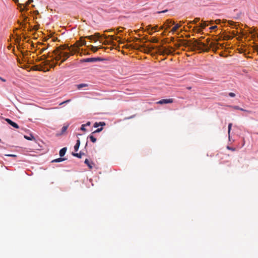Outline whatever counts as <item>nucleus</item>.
<instances>
[{"label": "nucleus", "mask_w": 258, "mask_h": 258, "mask_svg": "<svg viewBox=\"0 0 258 258\" xmlns=\"http://www.w3.org/2000/svg\"><path fill=\"white\" fill-rule=\"evenodd\" d=\"M165 27V25H163V26H161L160 27V30H162V29H163L164 28V27Z\"/></svg>", "instance_id": "nucleus-41"}, {"label": "nucleus", "mask_w": 258, "mask_h": 258, "mask_svg": "<svg viewBox=\"0 0 258 258\" xmlns=\"http://www.w3.org/2000/svg\"><path fill=\"white\" fill-rule=\"evenodd\" d=\"M68 125H64L62 128H61V134H63L64 132H66V131H67V130L68 129Z\"/></svg>", "instance_id": "nucleus-22"}, {"label": "nucleus", "mask_w": 258, "mask_h": 258, "mask_svg": "<svg viewBox=\"0 0 258 258\" xmlns=\"http://www.w3.org/2000/svg\"><path fill=\"white\" fill-rule=\"evenodd\" d=\"M88 85L87 84H81L77 85V88L80 89L83 87H87Z\"/></svg>", "instance_id": "nucleus-19"}, {"label": "nucleus", "mask_w": 258, "mask_h": 258, "mask_svg": "<svg viewBox=\"0 0 258 258\" xmlns=\"http://www.w3.org/2000/svg\"><path fill=\"white\" fill-rule=\"evenodd\" d=\"M66 151H67V148L65 147V148H63L62 149H61L59 151V156L60 157L63 156L64 155V154H66Z\"/></svg>", "instance_id": "nucleus-14"}, {"label": "nucleus", "mask_w": 258, "mask_h": 258, "mask_svg": "<svg viewBox=\"0 0 258 258\" xmlns=\"http://www.w3.org/2000/svg\"><path fill=\"white\" fill-rule=\"evenodd\" d=\"M80 40L81 42V43L80 44H79L80 46H82L83 45H86V41L84 39H83L82 38H81V39Z\"/></svg>", "instance_id": "nucleus-24"}, {"label": "nucleus", "mask_w": 258, "mask_h": 258, "mask_svg": "<svg viewBox=\"0 0 258 258\" xmlns=\"http://www.w3.org/2000/svg\"><path fill=\"white\" fill-rule=\"evenodd\" d=\"M229 96L231 97H234L235 96V94L234 93L230 92L228 94Z\"/></svg>", "instance_id": "nucleus-31"}, {"label": "nucleus", "mask_w": 258, "mask_h": 258, "mask_svg": "<svg viewBox=\"0 0 258 258\" xmlns=\"http://www.w3.org/2000/svg\"><path fill=\"white\" fill-rule=\"evenodd\" d=\"M25 138L28 140H31V139H30L29 137H27L26 136H25Z\"/></svg>", "instance_id": "nucleus-44"}, {"label": "nucleus", "mask_w": 258, "mask_h": 258, "mask_svg": "<svg viewBox=\"0 0 258 258\" xmlns=\"http://www.w3.org/2000/svg\"><path fill=\"white\" fill-rule=\"evenodd\" d=\"M113 31H114L113 29H109V30H106L104 32H113Z\"/></svg>", "instance_id": "nucleus-35"}, {"label": "nucleus", "mask_w": 258, "mask_h": 258, "mask_svg": "<svg viewBox=\"0 0 258 258\" xmlns=\"http://www.w3.org/2000/svg\"><path fill=\"white\" fill-rule=\"evenodd\" d=\"M9 156H16V155H8Z\"/></svg>", "instance_id": "nucleus-49"}, {"label": "nucleus", "mask_w": 258, "mask_h": 258, "mask_svg": "<svg viewBox=\"0 0 258 258\" xmlns=\"http://www.w3.org/2000/svg\"><path fill=\"white\" fill-rule=\"evenodd\" d=\"M102 130H103V128H102V127H100V128H97L96 130H95V131H94V132L92 133V134H96V133H99V132H100Z\"/></svg>", "instance_id": "nucleus-26"}, {"label": "nucleus", "mask_w": 258, "mask_h": 258, "mask_svg": "<svg viewBox=\"0 0 258 258\" xmlns=\"http://www.w3.org/2000/svg\"><path fill=\"white\" fill-rule=\"evenodd\" d=\"M90 124H91L90 122L88 121V122H87L86 124H84L85 125V127H86V126H89V125H90Z\"/></svg>", "instance_id": "nucleus-37"}, {"label": "nucleus", "mask_w": 258, "mask_h": 258, "mask_svg": "<svg viewBox=\"0 0 258 258\" xmlns=\"http://www.w3.org/2000/svg\"><path fill=\"white\" fill-rule=\"evenodd\" d=\"M33 0H28L25 4H19L18 7L20 9V11L21 12L27 11L28 9V6L30 5Z\"/></svg>", "instance_id": "nucleus-4"}, {"label": "nucleus", "mask_w": 258, "mask_h": 258, "mask_svg": "<svg viewBox=\"0 0 258 258\" xmlns=\"http://www.w3.org/2000/svg\"><path fill=\"white\" fill-rule=\"evenodd\" d=\"M173 24H174V22L170 19L167 20L164 23V25L166 27V29L169 28Z\"/></svg>", "instance_id": "nucleus-6"}, {"label": "nucleus", "mask_w": 258, "mask_h": 258, "mask_svg": "<svg viewBox=\"0 0 258 258\" xmlns=\"http://www.w3.org/2000/svg\"><path fill=\"white\" fill-rule=\"evenodd\" d=\"M231 127H232V123H229V124H228V134H230V130L231 129Z\"/></svg>", "instance_id": "nucleus-29"}, {"label": "nucleus", "mask_w": 258, "mask_h": 258, "mask_svg": "<svg viewBox=\"0 0 258 258\" xmlns=\"http://www.w3.org/2000/svg\"><path fill=\"white\" fill-rule=\"evenodd\" d=\"M81 43V42L79 40L70 47L66 46L57 47L53 51L55 61L61 60V63H62L68 58L70 55H73L78 52L79 47L81 46L79 45Z\"/></svg>", "instance_id": "nucleus-1"}, {"label": "nucleus", "mask_w": 258, "mask_h": 258, "mask_svg": "<svg viewBox=\"0 0 258 258\" xmlns=\"http://www.w3.org/2000/svg\"><path fill=\"white\" fill-rule=\"evenodd\" d=\"M97 59V58H87L82 59L81 60V62H94L96 61Z\"/></svg>", "instance_id": "nucleus-9"}, {"label": "nucleus", "mask_w": 258, "mask_h": 258, "mask_svg": "<svg viewBox=\"0 0 258 258\" xmlns=\"http://www.w3.org/2000/svg\"><path fill=\"white\" fill-rule=\"evenodd\" d=\"M167 10H165V11H162V12H158V13H165V12H167Z\"/></svg>", "instance_id": "nucleus-43"}, {"label": "nucleus", "mask_w": 258, "mask_h": 258, "mask_svg": "<svg viewBox=\"0 0 258 258\" xmlns=\"http://www.w3.org/2000/svg\"><path fill=\"white\" fill-rule=\"evenodd\" d=\"M7 121V122L9 124H10L11 125H12V126H13L14 127L16 128H18L19 127V125L15 122H13L12 120H11V119H9V118H7L6 119V120Z\"/></svg>", "instance_id": "nucleus-7"}, {"label": "nucleus", "mask_w": 258, "mask_h": 258, "mask_svg": "<svg viewBox=\"0 0 258 258\" xmlns=\"http://www.w3.org/2000/svg\"><path fill=\"white\" fill-rule=\"evenodd\" d=\"M86 38L90 40L94 41L95 42L97 41L96 39L94 38V36L93 35L86 36Z\"/></svg>", "instance_id": "nucleus-17"}, {"label": "nucleus", "mask_w": 258, "mask_h": 258, "mask_svg": "<svg viewBox=\"0 0 258 258\" xmlns=\"http://www.w3.org/2000/svg\"><path fill=\"white\" fill-rule=\"evenodd\" d=\"M88 139H90V140L92 142V143H95L96 142V138L94 136V134H92V133H91V134H90L88 137Z\"/></svg>", "instance_id": "nucleus-11"}, {"label": "nucleus", "mask_w": 258, "mask_h": 258, "mask_svg": "<svg viewBox=\"0 0 258 258\" xmlns=\"http://www.w3.org/2000/svg\"><path fill=\"white\" fill-rule=\"evenodd\" d=\"M195 46L198 48L199 50L203 51H208L209 49L207 44L200 41L196 40L195 42Z\"/></svg>", "instance_id": "nucleus-2"}, {"label": "nucleus", "mask_w": 258, "mask_h": 258, "mask_svg": "<svg viewBox=\"0 0 258 258\" xmlns=\"http://www.w3.org/2000/svg\"><path fill=\"white\" fill-rule=\"evenodd\" d=\"M56 63L55 64H54L53 66H52L51 67H54L56 66Z\"/></svg>", "instance_id": "nucleus-50"}, {"label": "nucleus", "mask_w": 258, "mask_h": 258, "mask_svg": "<svg viewBox=\"0 0 258 258\" xmlns=\"http://www.w3.org/2000/svg\"><path fill=\"white\" fill-rule=\"evenodd\" d=\"M80 145V141L79 139H78V140H77V143L74 146V150L76 152L78 151Z\"/></svg>", "instance_id": "nucleus-16"}, {"label": "nucleus", "mask_w": 258, "mask_h": 258, "mask_svg": "<svg viewBox=\"0 0 258 258\" xmlns=\"http://www.w3.org/2000/svg\"><path fill=\"white\" fill-rule=\"evenodd\" d=\"M173 99H163L160 100V101L157 102V104H167V103H172L173 102Z\"/></svg>", "instance_id": "nucleus-5"}, {"label": "nucleus", "mask_w": 258, "mask_h": 258, "mask_svg": "<svg viewBox=\"0 0 258 258\" xmlns=\"http://www.w3.org/2000/svg\"><path fill=\"white\" fill-rule=\"evenodd\" d=\"M200 21L199 18H196L193 21L189 22L190 24H196Z\"/></svg>", "instance_id": "nucleus-25"}, {"label": "nucleus", "mask_w": 258, "mask_h": 258, "mask_svg": "<svg viewBox=\"0 0 258 258\" xmlns=\"http://www.w3.org/2000/svg\"><path fill=\"white\" fill-rule=\"evenodd\" d=\"M117 33H120L122 31V29L120 30V28H119L117 29Z\"/></svg>", "instance_id": "nucleus-36"}, {"label": "nucleus", "mask_w": 258, "mask_h": 258, "mask_svg": "<svg viewBox=\"0 0 258 258\" xmlns=\"http://www.w3.org/2000/svg\"><path fill=\"white\" fill-rule=\"evenodd\" d=\"M85 163L89 167L90 169H92L94 165L92 162L90 161L87 159H86V160H85Z\"/></svg>", "instance_id": "nucleus-8"}, {"label": "nucleus", "mask_w": 258, "mask_h": 258, "mask_svg": "<svg viewBox=\"0 0 258 258\" xmlns=\"http://www.w3.org/2000/svg\"><path fill=\"white\" fill-rule=\"evenodd\" d=\"M227 148H228L229 150H232V151H234V150H235V149L232 148H231V147H227Z\"/></svg>", "instance_id": "nucleus-40"}, {"label": "nucleus", "mask_w": 258, "mask_h": 258, "mask_svg": "<svg viewBox=\"0 0 258 258\" xmlns=\"http://www.w3.org/2000/svg\"><path fill=\"white\" fill-rule=\"evenodd\" d=\"M15 3H17L18 2V0H13Z\"/></svg>", "instance_id": "nucleus-45"}, {"label": "nucleus", "mask_w": 258, "mask_h": 258, "mask_svg": "<svg viewBox=\"0 0 258 258\" xmlns=\"http://www.w3.org/2000/svg\"><path fill=\"white\" fill-rule=\"evenodd\" d=\"M184 23H185V22H184V21H180L178 24H180V25H181H181H182L183 24H184Z\"/></svg>", "instance_id": "nucleus-39"}, {"label": "nucleus", "mask_w": 258, "mask_h": 258, "mask_svg": "<svg viewBox=\"0 0 258 258\" xmlns=\"http://www.w3.org/2000/svg\"><path fill=\"white\" fill-rule=\"evenodd\" d=\"M148 27L151 28V31H154V32L157 31V29L158 28V26L156 25L154 27H152L151 26L149 25L148 26Z\"/></svg>", "instance_id": "nucleus-21"}, {"label": "nucleus", "mask_w": 258, "mask_h": 258, "mask_svg": "<svg viewBox=\"0 0 258 258\" xmlns=\"http://www.w3.org/2000/svg\"><path fill=\"white\" fill-rule=\"evenodd\" d=\"M44 50H45V48H43L41 50V53Z\"/></svg>", "instance_id": "nucleus-46"}, {"label": "nucleus", "mask_w": 258, "mask_h": 258, "mask_svg": "<svg viewBox=\"0 0 258 258\" xmlns=\"http://www.w3.org/2000/svg\"><path fill=\"white\" fill-rule=\"evenodd\" d=\"M90 47H91V50L94 52L97 51V50L99 48V47H98L97 46H94L93 45H91Z\"/></svg>", "instance_id": "nucleus-18"}, {"label": "nucleus", "mask_w": 258, "mask_h": 258, "mask_svg": "<svg viewBox=\"0 0 258 258\" xmlns=\"http://www.w3.org/2000/svg\"><path fill=\"white\" fill-rule=\"evenodd\" d=\"M255 49H256V51L258 52V46H256Z\"/></svg>", "instance_id": "nucleus-48"}, {"label": "nucleus", "mask_w": 258, "mask_h": 258, "mask_svg": "<svg viewBox=\"0 0 258 258\" xmlns=\"http://www.w3.org/2000/svg\"><path fill=\"white\" fill-rule=\"evenodd\" d=\"M73 155L74 156H76V157H77L78 158H81V153H74L73 154Z\"/></svg>", "instance_id": "nucleus-28"}, {"label": "nucleus", "mask_w": 258, "mask_h": 258, "mask_svg": "<svg viewBox=\"0 0 258 258\" xmlns=\"http://www.w3.org/2000/svg\"><path fill=\"white\" fill-rule=\"evenodd\" d=\"M217 26H212V27H211L210 28V29L211 30H215V29H217Z\"/></svg>", "instance_id": "nucleus-34"}, {"label": "nucleus", "mask_w": 258, "mask_h": 258, "mask_svg": "<svg viewBox=\"0 0 258 258\" xmlns=\"http://www.w3.org/2000/svg\"><path fill=\"white\" fill-rule=\"evenodd\" d=\"M105 125V123L104 122H95L94 124V127H98L99 126H104Z\"/></svg>", "instance_id": "nucleus-15"}, {"label": "nucleus", "mask_w": 258, "mask_h": 258, "mask_svg": "<svg viewBox=\"0 0 258 258\" xmlns=\"http://www.w3.org/2000/svg\"><path fill=\"white\" fill-rule=\"evenodd\" d=\"M230 107L234 109H236V110H240L241 111H245V112H248V113H250V111H248V110H245L242 108H240L238 106H230Z\"/></svg>", "instance_id": "nucleus-10"}, {"label": "nucleus", "mask_w": 258, "mask_h": 258, "mask_svg": "<svg viewBox=\"0 0 258 258\" xmlns=\"http://www.w3.org/2000/svg\"><path fill=\"white\" fill-rule=\"evenodd\" d=\"M148 31H149V34L150 35H152V34H153V32L154 31H151V28H149H149H148Z\"/></svg>", "instance_id": "nucleus-33"}, {"label": "nucleus", "mask_w": 258, "mask_h": 258, "mask_svg": "<svg viewBox=\"0 0 258 258\" xmlns=\"http://www.w3.org/2000/svg\"><path fill=\"white\" fill-rule=\"evenodd\" d=\"M81 130L84 131V132H85L86 131V128H85V124H82L81 125Z\"/></svg>", "instance_id": "nucleus-30"}, {"label": "nucleus", "mask_w": 258, "mask_h": 258, "mask_svg": "<svg viewBox=\"0 0 258 258\" xmlns=\"http://www.w3.org/2000/svg\"><path fill=\"white\" fill-rule=\"evenodd\" d=\"M0 80H1L2 81H3L4 82H5L6 81V80L5 79L2 78L1 77H0Z\"/></svg>", "instance_id": "nucleus-38"}, {"label": "nucleus", "mask_w": 258, "mask_h": 258, "mask_svg": "<svg viewBox=\"0 0 258 258\" xmlns=\"http://www.w3.org/2000/svg\"><path fill=\"white\" fill-rule=\"evenodd\" d=\"M208 25V24L206 22H204L201 23L200 24V26L202 28V29H203L205 28H206V27Z\"/></svg>", "instance_id": "nucleus-20"}, {"label": "nucleus", "mask_w": 258, "mask_h": 258, "mask_svg": "<svg viewBox=\"0 0 258 258\" xmlns=\"http://www.w3.org/2000/svg\"><path fill=\"white\" fill-rule=\"evenodd\" d=\"M181 27V25L179 24H176L172 29L171 32L172 33H175L179 28Z\"/></svg>", "instance_id": "nucleus-13"}, {"label": "nucleus", "mask_w": 258, "mask_h": 258, "mask_svg": "<svg viewBox=\"0 0 258 258\" xmlns=\"http://www.w3.org/2000/svg\"><path fill=\"white\" fill-rule=\"evenodd\" d=\"M103 43L106 45L108 44V42L106 40H105V41Z\"/></svg>", "instance_id": "nucleus-42"}, {"label": "nucleus", "mask_w": 258, "mask_h": 258, "mask_svg": "<svg viewBox=\"0 0 258 258\" xmlns=\"http://www.w3.org/2000/svg\"><path fill=\"white\" fill-rule=\"evenodd\" d=\"M70 101H71V100H70V99L67 100H66V101H63V102H62L60 103L59 104V105H62V104H64V103H66L69 102Z\"/></svg>", "instance_id": "nucleus-32"}, {"label": "nucleus", "mask_w": 258, "mask_h": 258, "mask_svg": "<svg viewBox=\"0 0 258 258\" xmlns=\"http://www.w3.org/2000/svg\"><path fill=\"white\" fill-rule=\"evenodd\" d=\"M194 30L195 32L201 33L203 31V29L200 26H198L194 27Z\"/></svg>", "instance_id": "nucleus-12"}, {"label": "nucleus", "mask_w": 258, "mask_h": 258, "mask_svg": "<svg viewBox=\"0 0 258 258\" xmlns=\"http://www.w3.org/2000/svg\"><path fill=\"white\" fill-rule=\"evenodd\" d=\"M207 41L208 43H209V42L210 41L209 38H207Z\"/></svg>", "instance_id": "nucleus-47"}, {"label": "nucleus", "mask_w": 258, "mask_h": 258, "mask_svg": "<svg viewBox=\"0 0 258 258\" xmlns=\"http://www.w3.org/2000/svg\"><path fill=\"white\" fill-rule=\"evenodd\" d=\"M93 35L94 36V38H95L96 40L100 39L102 37V36L99 33H95ZM102 36H103L105 39H106L108 38H109L111 41H113L114 40H117V38H118V37H115L113 35H109L107 36L105 35H102Z\"/></svg>", "instance_id": "nucleus-3"}, {"label": "nucleus", "mask_w": 258, "mask_h": 258, "mask_svg": "<svg viewBox=\"0 0 258 258\" xmlns=\"http://www.w3.org/2000/svg\"><path fill=\"white\" fill-rule=\"evenodd\" d=\"M151 42L153 43H157L158 42V40L156 38L153 37L152 39Z\"/></svg>", "instance_id": "nucleus-27"}, {"label": "nucleus", "mask_w": 258, "mask_h": 258, "mask_svg": "<svg viewBox=\"0 0 258 258\" xmlns=\"http://www.w3.org/2000/svg\"><path fill=\"white\" fill-rule=\"evenodd\" d=\"M63 160H64V158H57L56 159H55V160H53L52 162H61V161H62Z\"/></svg>", "instance_id": "nucleus-23"}]
</instances>
